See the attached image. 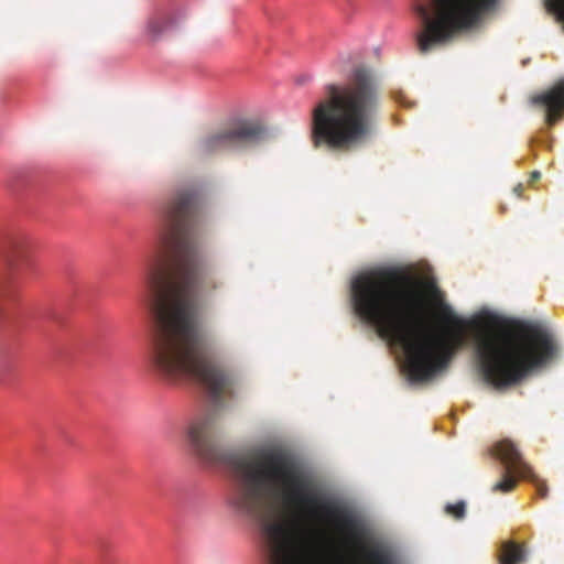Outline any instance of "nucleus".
<instances>
[{
  "label": "nucleus",
  "instance_id": "1",
  "mask_svg": "<svg viewBox=\"0 0 564 564\" xmlns=\"http://www.w3.org/2000/svg\"><path fill=\"white\" fill-rule=\"evenodd\" d=\"M198 427L196 423L189 431L198 453L205 462L225 466L230 473V506L262 522L270 564H316V554L307 539L272 517V502L296 521L332 529L346 544L360 540L362 529L354 512L327 498L288 453L274 448L227 453L198 434Z\"/></svg>",
  "mask_w": 564,
  "mask_h": 564
},
{
  "label": "nucleus",
  "instance_id": "2",
  "mask_svg": "<svg viewBox=\"0 0 564 564\" xmlns=\"http://www.w3.org/2000/svg\"><path fill=\"white\" fill-rule=\"evenodd\" d=\"M148 286L154 316L150 361L169 378L185 377L203 384L214 408L195 416L186 429V437L195 454L191 429L208 437L219 449L220 408L224 395L231 394L232 377L204 354V338L197 326L199 297H212L224 282L195 249H155L149 257Z\"/></svg>",
  "mask_w": 564,
  "mask_h": 564
},
{
  "label": "nucleus",
  "instance_id": "3",
  "mask_svg": "<svg viewBox=\"0 0 564 564\" xmlns=\"http://www.w3.org/2000/svg\"><path fill=\"white\" fill-rule=\"evenodd\" d=\"M351 297L356 313L381 337L403 349L414 381L433 378L465 345L464 323L446 305L441 310L442 318L451 327L444 334L427 329L425 303L411 278L397 268L360 273L351 282Z\"/></svg>",
  "mask_w": 564,
  "mask_h": 564
},
{
  "label": "nucleus",
  "instance_id": "4",
  "mask_svg": "<svg viewBox=\"0 0 564 564\" xmlns=\"http://www.w3.org/2000/svg\"><path fill=\"white\" fill-rule=\"evenodd\" d=\"M325 97L312 110L311 141L315 149L348 154L372 137L381 107V85L376 72L355 66L345 83L327 84Z\"/></svg>",
  "mask_w": 564,
  "mask_h": 564
},
{
  "label": "nucleus",
  "instance_id": "5",
  "mask_svg": "<svg viewBox=\"0 0 564 564\" xmlns=\"http://www.w3.org/2000/svg\"><path fill=\"white\" fill-rule=\"evenodd\" d=\"M558 347L547 328L521 323L513 330H485L476 338V358L486 382L497 389L518 384L550 364Z\"/></svg>",
  "mask_w": 564,
  "mask_h": 564
},
{
  "label": "nucleus",
  "instance_id": "6",
  "mask_svg": "<svg viewBox=\"0 0 564 564\" xmlns=\"http://www.w3.org/2000/svg\"><path fill=\"white\" fill-rule=\"evenodd\" d=\"M165 223L159 236L163 247H193L207 220V200L197 185L182 186L165 207Z\"/></svg>",
  "mask_w": 564,
  "mask_h": 564
},
{
  "label": "nucleus",
  "instance_id": "7",
  "mask_svg": "<svg viewBox=\"0 0 564 564\" xmlns=\"http://www.w3.org/2000/svg\"><path fill=\"white\" fill-rule=\"evenodd\" d=\"M265 137V128L254 120H235L202 137L196 151L202 156H210L226 151L241 150L256 144Z\"/></svg>",
  "mask_w": 564,
  "mask_h": 564
},
{
  "label": "nucleus",
  "instance_id": "8",
  "mask_svg": "<svg viewBox=\"0 0 564 564\" xmlns=\"http://www.w3.org/2000/svg\"><path fill=\"white\" fill-rule=\"evenodd\" d=\"M492 454L506 467L502 478L492 486L494 492L507 494L512 491L518 484L517 477H520L532 482L541 498L545 499L547 497L549 489L545 481L522 460L520 452L511 441L498 442L492 448Z\"/></svg>",
  "mask_w": 564,
  "mask_h": 564
},
{
  "label": "nucleus",
  "instance_id": "9",
  "mask_svg": "<svg viewBox=\"0 0 564 564\" xmlns=\"http://www.w3.org/2000/svg\"><path fill=\"white\" fill-rule=\"evenodd\" d=\"M531 105L544 111L545 123L554 126L564 116V78L556 80L547 89L531 96Z\"/></svg>",
  "mask_w": 564,
  "mask_h": 564
},
{
  "label": "nucleus",
  "instance_id": "10",
  "mask_svg": "<svg viewBox=\"0 0 564 564\" xmlns=\"http://www.w3.org/2000/svg\"><path fill=\"white\" fill-rule=\"evenodd\" d=\"M528 551L524 543L507 541L501 544L500 564H523L527 561Z\"/></svg>",
  "mask_w": 564,
  "mask_h": 564
},
{
  "label": "nucleus",
  "instance_id": "11",
  "mask_svg": "<svg viewBox=\"0 0 564 564\" xmlns=\"http://www.w3.org/2000/svg\"><path fill=\"white\" fill-rule=\"evenodd\" d=\"M366 564H403L393 551H362Z\"/></svg>",
  "mask_w": 564,
  "mask_h": 564
},
{
  "label": "nucleus",
  "instance_id": "12",
  "mask_svg": "<svg viewBox=\"0 0 564 564\" xmlns=\"http://www.w3.org/2000/svg\"><path fill=\"white\" fill-rule=\"evenodd\" d=\"M445 512L448 516H452L456 520H460L465 517L466 513V505L464 501H458L456 503H448L445 507Z\"/></svg>",
  "mask_w": 564,
  "mask_h": 564
},
{
  "label": "nucleus",
  "instance_id": "13",
  "mask_svg": "<svg viewBox=\"0 0 564 564\" xmlns=\"http://www.w3.org/2000/svg\"><path fill=\"white\" fill-rule=\"evenodd\" d=\"M501 325L500 321L496 316H490L486 319L487 327H499Z\"/></svg>",
  "mask_w": 564,
  "mask_h": 564
},
{
  "label": "nucleus",
  "instance_id": "14",
  "mask_svg": "<svg viewBox=\"0 0 564 564\" xmlns=\"http://www.w3.org/2000/svg\"><path fill=\"white\" fill-rule=\"evenodd\" d=\"M540 177H541V173L538 172V171H534V172L531 173L529 182L532 184L535 181L540 180Z\"/></svg>",
  "mask_w": 564,
  "mask_h": 564
},
{
  "label": "nucleus",
  "instance_id": "15",
  "mask_svg": "<svg viewBox=\"0 0 564 564\" xmlns=\"http://www.w3.org/2000/svg\"><path fill=\"white\" fill-rule=\"evenodd\" d=\"M149 28H150V31L153 33L160 32L159 28H156V25L153 22H150Z\"/></svg>",
  "mask_w": 564,
  "mask_h": 564
},
{
  "label": "nucleus",
  "instance_id": "16",
  "mask_svg": "<svg viewBox=\"0 0 564 564\" xmlns=\"http://www.w3.org/2000/svg\"><path fill=\"white\" fill-rule=\"evenodd\" d=\"M523 189V186L521 184H518L516 187H514V192L517 193L518 196L521 195V192Z\"/></svg>",
  "mask_w": 564,
  "mask_h": 564
},
{
  "label": "nucleus",
  "instance_id": "17",
  "mask_svg": "<svg viewBox=\"0 0 564 564\" xmlns=\"http://www.w3.org/2000/svg\"><path fill=\"white\" fill-rule=\"evenodd\" d=\"M7 242H9V240H4V239H2V237L0 236V245H1V243H7ZM10 243H17V242H15V241H10Z\"/></svg>",
  "mask_w": 564,
  "mask_h": 564
},
{
  "label": "nucleus",
  "instance_id": "18",
  "mask_svg": "<svg viewBox=\"0 0 564 564\" xmlns=\"http://www.w3.org/2000/svg\"><path fill=\"white\" fill-rule=\"evenodd\" d=\"M13 256H15V253H13L12 256H8V257H7V260L11 262V261H12V257H13Z\"/></svg>",
  "mask_w": 564,
  "mask_h": 564
}]
</instances>
